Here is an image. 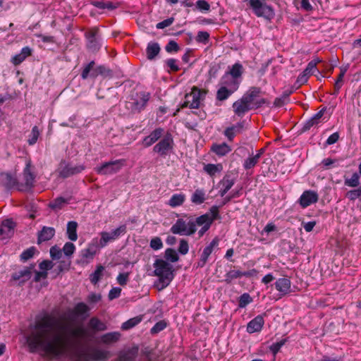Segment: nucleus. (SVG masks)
<instances>
[{
    "label": "nucleus",
    "mask_w": 361,
    "mask_h": 361,
    "mask_svg": "<svg viewBox=\"0 0 361 361\" xmlns=\"http://www.w3.org/2000/svg\"><path fill=\"white\" fill-rule=\"evenodd\" d=\"M153 266L154 274L159 277L157 286L159 290H162L167 287L173 279L172 265L164 259H158Z\"/></svg>",
    "instance_id": "f03ea898"
},
{
    "label": "nucleus",
    "mask_w": 361,
    "mask_h": 361,
    "mask_svg": "<svg viewBox=\"0 0 361 361\" xmlns=\"http://www.w3.org/2000/svg\"><path fill=\"white\" fill-rule=\"evenodd\" d=\"M205 200V192L203 190H196L191 197V201L196 204H200Z\"/></svg>",
    "instance_id": "4c0bfd02"
},
{
    "label": "nucleus",
    "mask_w": 361,
    "mask_h": 361,
    "mask_svg": "<svg viewBox=\"0 0 361 361\" xmlns=\"http://www.w3.org/2000/svg\"><path fill=\"white\" fill-rule=\"evenodd\" d=\"M39 135H40V133H39L38 127L35 126L32 128L30 135H28L27 140V143L30 145H35L37 142Z\"/></svg>",
    "instance_id": "a19ab883"
},
{
    "label": "nucleus",
    "mask_w": 361,
    "mask_h": 361,
    "mask_svg": "<svg viewBox=\"0 0 361 361\" xmlns=\"http://www.w3.org/2000/svg\"><path fill=\"white\" fill-rule=\"evenodd\" d=\"M288 94H283L281 97L275 99L274 104L275 106L280 107L288 102Z\"/></svg>",
    "instance_id": "bf43d9fd"
},
{
    "label": "nucleus",
    "mask_w": 361,
    "mask_h": 361,
    "mask_svg": "<svg viewBox=\"0 0 361 361\" xmlns=\"http://www.w3.org/2000/svg\"><path fill=\"white\" fill-rule=\"evenodd\" d=\"M325 110L322 109L315 114L312 118L307 120L303 125L302 130L304 131L310 130L312 126L318 124L320 119L323 116Z\"/></svg>",
    "instance_id": "a878e982"
},
{
    "label": "nucleus",
    "mask_w": 361,
    "mask_h": 361,
    "mask_svg": "<svg viewBox=\"0 0 361 361\" xmlns=\"http://www.w3.org/2000/svg\"><path fill=\"white\" fill-rule=\"evenodd\" d=\"M261 94L260 88L252 87L243 97L252 109H258L266 103V100L261 97Z\"/></svg>",
    "instance_id": "1a4fd4ad"
},
{
    "label": "nucleus",
    "mask_w": 361,
    "mask_h": 361,
    "mask_svg": "<svg viewBox=\"0 0 361 361\" xmlns=\"http://www.w3.org/2000/svg\"><path fill=\"white\" fill-rule=\"evenodd\" d=\"M286 342V339H282L280 341L273 343L270 346V350L273 353L274 355H276L280 350L281 348L285 344Z\"/></svg>",
    "instance_id": "e2e57ef3"
},
{
    "label": "nucleus",
    "mask_w": 361,
    "mask_h": 361,
    "mask_svg": "<svg viewBox=\"0 0 361 361\" xmlns=\"http://www.w3.org/2000/svg\"><path fill=\"white\" fill-rule=\"evenodd\" d=\"M139 99L127 103V107L131 109L133 111H140L142 110L150 98V94L147 92H142L138 94Z\"/></svg>",
    "instance_id": "2eb2a0df"
},
{
    "label": "nucleus",
    "mask_w": 361,
    "mask_h": 361,
    "mask_svg": "<svg viewBox=\"0 0 361 361\" xmlns=\"http://www.w3.org/2000/svg\"><path fill=\"white\" fill-rule=\"evenodd\" d=\"M209 34L205 31H200L196 37V41L197 42L207 44L209 42Z\"/></svg>",
    "instance_id": "5fc2aeb1"
},
{
    "label": "nucleus",
    "mask_w": 361,
    "mask_h": 361,
    "mask_svg": "<svg viewBox=\"0 0 361 361\" xmlns=\"http://www.w3.org/2000/svg\"><path fill=\"white\" fill-rule=\"evenodd\" d=\"M126 225L123 224L111 231H102L100 233V239L97 238V244L100 248H103L109 243L114 242L120 236L123 235L126 233Z\"/></svg>",
    "instance_id": "20e7f679"
},
{
    "label": "nucleus",
    "mask_w": 361,
    "mask_h": 361,
    "mask_svg": "<svg viewBox=\"0 0 361 361\" xmlns=\"http://www.w3.org/2000/svg\"><path fill=\"white\" fill-rule=\"evenodd\" d=\"M235 92V87L233 90H228L226 86H221L216 92V99L224 101L227 99Z\"/></svg>",
    "instance_id": "72a5a7b5"
},
{
    "label": "nucleus",
    "mask_w": 361,
    "mask_h": 361,
    "mask_svg": "<svg viewBox=\"0 0 361 361\" xmlns=\"http://www.w3.org/2000/svg\"><path fill=\"white\" fill-rule=\"evenodd\" d=\"M125 165V160L118 159L113 161L105 162L100 166L95 168L97 173L101 175H111L118 172Z\"/></svg>",
    "instance_id": "9d476101"
},
{
    "label": "nucleus",
    "mask_w": 361,
    "mask_h": 361,
    "mask_svg": "<svg viewBox=\"0 0 361 361\" xmlns=\"http://www.w3.org/2000/svg\"><path fill=\"white\" fill-rule=\"evenodd\" d=\"M173 141L171 135H167L154 145L153 151L161 157H165L173 149Z\"/></svg>",
    "instance_id": "f8f14e48"
},
{
    "label": "nucleus",
    "mask_w": 361,
    "mask_h": 361,
    "mask_svg": "<svg viewBox=\"0 0 361 361\" xmlns=\"http://www.w3.org/2000/svg\"><path fill=\"white\" fill-rule=\"evenodd\" d=\"M89 326L96 331H104L106 329V325L96 317H93L90 320Z\"/></svg>",
    "instance_id": "ea45409f"
},
{
    "label": "nucleus",
    "mask_w": 361,
    "mask_h": 361,
    "mask_svg": "<svg viewBox=\"0 0 361 361\" xmlns=\"http://www.w3.org/2000/svg\"><path fill=\"white\" fill-rule=\"evenodd\" d=\"M0 185L6 191L13 190L21 191L23 186L16 175L9 172H2L0 173Z\"/></svg>",
    "instance_id": "39448f33"
},
{
    "label": "nucleus",
    "mask_w": 361,
    "mask_h": 361,
    "mask_svg": "<svg viewBox=\"0 0 361 361\" xmlns=\"http://www.w3.org/2000/svg\"><path fill=\"white\" fill-rule=\"evenodd\" d=\"M242 277L241 271L239 270H231L225 275V281L231 283L233 280Z\"/></svg>",
    "instance_id": "37998d69"
},
{
    "label": "nucleus",
    "mask_w": 361,
    "mask_h": 361,
    "mask_svg": "<svg viewBox=\"0 0 361 361\" xmlns=\"http://www.w3.org/2000/svg\"><path fill=\"white\" fill-rule=\"evenodd\" d=\"M252 298L248 293H243L239 300V307H245L252 302Z\"/></svg>",
    "instance_id": "6e6d98bb"
},
{
    "label": "nucleus",
    "mask_w": 361,
    "mask_h": 361,
    "mask_svg": "<svg viewBox=\"0 0 361 361\" xmlns=\"http://www.w3.org/2000/svg\"><path fill=\"white\" fill-rule=\"evenodd\" d=\"M77 227L78 224L76 221H71L67 224L66 233L68 238L72 241H75L78 239Z\"/></svg>",
    "instance_id": "2f4dec72"
},
{
    "label": "nucleus",
    "mask_w": 361,
    "mask_h": 361,
    "mask_svg": "<svg viewBox=\"0 0 361 361\" xmlns=\"http://www.w3.org/2000/svg\"><path fill=\"white\" fill-rule=\"evenodd\" d=\"M165 257L166 260L171 262H176L178 260L179 257L176 250L172 248H167L165 251Z\"/></svg>",
    "instance_id": "49530a36"
},
{
    "label": "nucleus",
    "mask_w": 361,
    "mask_h": 361,
    "mask_svg": "<svg viewBox=\"0 0 361 361\" xmlns=\"http://www.w3.org/2000/svg\"><path fill=\"white\" fill-rule=\"evenodd\" d=\"M55 235V229L52 227L44 226L38 234V243L51 240Z\"/></svg>",
    "instance_id": "b1692460"
},
{
    "label": "nucleus",
    "mask_w": 361,
    "mask_h": 361,
    "mask_svg": "<svg viewBox=\"0 0 361 361\" xmlns=\"http://www.w3.org/2000/svg\"><path fill=\"white\" fill-rule=\"evenodd\" d=\"M264 324V318L262 315H258L252 319L247 326V331L250 334L259 332L262 330Z\"/></svg>",
    "instance_id": "aec40b11"
},
{
    "label": "nucleus",
    "mask_w": 361,
    "mask_h": 361,
    "mask_svg": "<svg viewBox=\"0 0 361 361\" xmlns=\"http://www.w3.org/2000/svg\"><path fill=\"white\" fill-rule=\"evenodd\" d=\"M239 80L233 78L229 75H224L221 80V86H226L228 90H233L235 87V92L238 89Z\"/></svg>",
    "instance_id": "393cba45"
},
{
    "label": "nucleus",
    "mask_w": 361,
    "mask_h": 361,
    "mask_svg": "<svg viewBox=\"0 0 361 361\" xmlns=\"http://www.w3.org/2000/svg\"><path fill=\"white\" fill-rule=\"evenodd\" d=\"M275 287L280 295L283 296L290 293L291 282L288 278H279L275 282Z\"/></svg>",
    "instance_id": "6ab92c4d"
},
{
    "label": "nucleus",
    "mask_w": 361,
    "mask_h": 361,
    "mask_svg": "<svg viewBox=\"0 0 361 361\" xmlns=\"http://www.w3.org/2000/svg\"><path fill=\"white\" fill-rule=\"evenodd\" d=\"M120 337L121 334L118 331L107 333L101 336V342L106 345L112 344L117 342Z\"/></svg>",
    "instance_id": "c85d7f7f"
},
{
    "label": "nucleus",
    "mask_w": 361,
    "mask_h": 361,
    "mask_svg": "<svg viewBox=\"0 0 361 361\" xmlns=\"http://www.w3.org/2000/svg\"><path fill=\"white\" fill-rule=\"evenodd\" d=\"M185 201V195L183 193L173 194L169 200L167 204L175 208L182 205Z\"/></svg>",
    "instance_id": "c756f323"
},
{
    "label": "nucleus",
    "mask_w": 361,
    "mask_h": 361,
    "mask_svg": "<svg viewBox=\"0 0 361 361\" xmlns=\"http://www.w3.org/2000/svg\"><path fill=\"white\" fill-rule=\"evenodd\" d=\"M167 326V323L164 320H161L157 322L154 326L150 329V333L153 335L163 331Z\"/></svg>",
    "instance_id": "de8ad7c7"
},
{
    "label": "nucleus",
    "mask_w": 361,
    "mask_h": 361,
    "mask_svg": "<svg viewBox=\"0 0 361 361\" xmlns=\"http://www.w3.org/2000/svg\"><path fill=\"white\" fill-rule=\"evenodd\" d=\"M137 354L138 348L137 347L132 348L121 352L115 361H134Z\"/></svg>",
    "instance_id": "4be33fe9"
},
{
    "label": "nucleus",
    "mask_w": 361,
    "mask_h": 361,
    "mask_svg": "<svg viewBox=\"0 0 361 361\" xmlns=\"http://www.w3.org/2000/svg\"><path fill=\"white\" fill-rule=\"evenodd\" d=\"M62 250L57 245L52 246L50 248V256L52 259H59L62 257Z\"/></svg>",
    "instance_id": "8fccbe9b"
},
{
    "label": "nucleus",
    "mask_w": 361,
    "mask_h": 361,
    "mask_svg": "<svg viewBox=\"0 0 361 361\" xmlns=\"http://www.w3.org/2000/svg\"><path fill=\"white\" fill-rule=\"evenodd\" d=\"M85 169L83 165H72L63 162L60 165L59 175L63 178H68L71 176L78 174Z\"/></svg>",
    "instance_id": "4468645a"
},
{
    "label": "nucleus",
    "mask_w": 361,
    "mask_h": 361,
    "mask_svg": "<svg viewBox=\"0 0 361 361\" xmlns=\"http://www.w3.org/2000/svg\"><path fill=\"white\" fill-rule=\"evenodd\" d=\"M103 271L104 267L100 265L98 266L94 272L90 275V281L93 284L97 283V282L100 280Z\"/></svg>",
    "instance_id": "a18cd8bd"
},
{
    "label": "nucleus",
    "mask_w": 361,
    "mask_h": 361,
    "mask_svg": "<svg viewBox=\"0 0 361 361\" xmlns=\"http://www.w3.org/2000/svg\"><path fill=\"white\" fill-rule=\"evenodd\" d=\"M16 223L12 219H6L0 222V245L6 243L16 231Z\"/></svg>",
    "instance_id": "6e6552de"
},
{
    "label": "nucleus",
    "mask_w": 361,
    "mask_h": 361,
    "mask_svg": "<svg viewBox=\"0 0 361 361\" xmlns=\"http://www.w3.org/2000/svg\"><path fill=\"white\" fill-rule=\"evenodd\" d=\"M197 8L202 11H208L210 6L205 0H198L196 3Z\"/></svg>",
    "instance_id": "69168bd1"
},
{
    "label": "nucleus",
    "mask_w": 361,
    "mask_h": 361,
    "mask_svg": "<svg viewBox=\"0 0 361 361\" xmlns=\"http://www.w3.org/2000/svg\"><path fill=\"white\" fill-rule=\"evenodd\" d=\"M222 170L223 166L221 164H208L204 166V171L211 176H214L216 173L221 172Z\"/></svg>",
    "instance_id": "c9c22d12"
},
{
    "label": "nucleus",
    "mask_w": 361,
    "mask_h": 361,
    "mask_svg": "<svg viewBox=\"0 0 361 361\" xmlns=\"http://www.w3.org/2000/svg\"><path fill=\"white\" fill-rule=\"evenodd\" d=\"M188 250H189V246H188V241L184 239L180 240V245L178 247V252L181 255H184L188 252Z\"/></svg>",
    "instance_id": "0e129e2a"
},
{
    "label": "nucleus",
    "mask_w": 361,
    "mask_h": 361,
    "mask_svg": "<svg viewBox=\"0 0 361 361\" xmlns=\"http://www.w3.org/2000/svg\"><path fill=\"white\" fill-rule=\"evenodd\" d=\"M321 60L319 59H315L310 61L306 67V68L303 71V73L307 74V75H311L315 70H317V64L320 62Z\"/></svg>",
    "instance_id": "c03bdc74"
},
{
    "label": "nucleus",
    "mask_w": 361,
    "mask_h": 361,
    "mask_svg": "<svg viewBox=\"0 0 361 361\" xmlns=\"http://www.w3.org/2000/svg\"><path fill=\"white\" fill-rule=\"evenodd\" d=\"M319 195L317 192L314 190H305L301 195L299 202L302 208H306L312 204L316 203L318 201Z\"/></svg>",
    "instance_id": "dca6fc26"
},
{
    "label": "nucleus",
    "mask_w": 361,
    "mask_h": 361,
    "mask_svg": "<svg viewBox=\"0 0 361 361\" xmlns=\"http://www.w3.org/2000/svg\"><path fill=\"white\" fill-rule=\"evenodd\" d=\"M39 269L41 271H45L47 272L48 270L51 269L54 264L50 260H44L39 264Z\"/></svg>",
    "instance_id": "774afa93"
},
{
    "label": "nucleus",
    "mask_w": 361,
    "mask_h": 361,
    "mask_svg": "<svg viewBox=\"0 0 361 361\" xmlns=\"http://www.w3.org/2000/svg\"><path fill=\"white\" fill-rule=\"evenodd\" d=\"M212 224V219L207 215H202L196 218V227L197 226H202L201 229L198 231L200 237H202L204 233L209 228Z\"/></svg>",
    "instance_id": "5701e85b"
},
{
    "label": "nucleus",
    "mask_w": 361,
    "mask_h": 361,
    "mask_svg": "<svg viewBox=\"0 0 361 361\" xmlns=\"http://www.w3.org/2000/svg\"><path fill=\"white\" fill-rule=\"evenodd\" d=\"M360 174L358 173H354L351 178H345L344 184L346 186L351 188H356L360 185Z\"/></svg>",
    "instance_id": "58836bf2"
},
{
    "label": "nucleus",
    "mask_w": 361,
    "mask_h": 361,
    "mask_svg": "<svg viewBox=\"0 0 361 361\" xmlns=\"http://www.w3.org/2000/svg\"><path fill=\"white\" fill-rule=\"evenodd\" d=\"M150 247L154 250H158L162 248L163 243L159 237L153 238L150 241Z\"/></svg>",
    "instance_id": "4d7b16f0"
},
{
    "label": "nucleus",
    "mask_w": 361,
    "mask_h": 361,
    "mask_svg": "<svg viewBox=\"0 0 361 361\" xmlns=\"http://www.w3.org/2000/svg\"><path fill=\"white\" fill-rule=\"evenodd\" d=\"M36 327L37 335L31 344L49 356L68 357L73 361H106L110 357L109 351L99 348H93L90 353L78 350L75 338L86 336V329L82 326L70 329L52 318L45 317Z\"/></svg>",
    "instance_id": "f257e3e1"
},
{
    "label": "nucleus",
    "mask_w": 361,
    "mask_h": 361,
    "mask_svg": "<svg viewBox=\"0 0 361 361\" xmlns=\"http://www.w3.org/2000/svg\"><path fill=\"white\" fill-rule=\"evenodd\" d=\"M160 51V47L157 42H149L146 49L147 57L149 60H152Z\"/></svg>",
    "instance_id": "7c9ffc66"
},
{
    "label": "nucleus",
    "mask_w": 361,
    "mask_h": 361,
    "mask_svg": "<svg viewBox=\"0 0 361 361\" xmlns=\"http://www.w3.org/2000/svg\"><path fill=\"white\" fill-rule=\"evenodd\" d=\"M87 49L92 51L95 52L98 51L100 48V44L96 38L95 33L93 32H89L87 34Z\"/></svg>",
    "instance_id": "bb28decb"
},
{
    "label": "nucleus",
    "mask_w": 361,
    "mask_h": 361,
    "mask_svg": "<svg viewBox=\"0 0 361 361\" xmlns=\"http://www.w3.org/2000/svg\"><path fill=\"white\" fill-rule=\"evenodd\" d=\"M204 215H207L209 219H211L212 223L214 219L219 218V207L217 206H212L209 209V212L204 214Z\"/></svg>",
    "instance_id": "680f3d73"
},
{
    "label": "nucleus",
    "mask_w": 361,
    "mask_h": 361,
    "mask_svg": "<svg viewBox=\"0 0 361 361\" xmlns=\"http://www.w3.org/2000/svg\"><path fill=\"white\" fill-rule=\"evenodd\" d=\"M234 113L238 116H243L248 111L253 109L252 106L242 97L233 104Z\"/></svg>",
    "instance_id": "a211bd4d"
},
{
    "label": "nucleus",
    "mask_w": 361,
    "mask_h": 361,
    "mask_svg": "<svg viewBox=\"0 0 361 361\" xmlns=\"http://www.w3.org/2000/svg\"><path fill=\"white\" fill-rule=\"evenodd\" d=\"M212 150L219 156H224L231 151V148L226 143L213 145Z\"/></svg>",
    "instance_id": "473e14b6"
},
{
    "label": "nucleus",
    "mask_w": 361,
    "mask_h": 361,
    "mask_svg": "<svg viewBox=\"0 0 361 361\" xmlns=\"http://www.w3.org/2000/svg\"><path fill=\"white\" fill-rule=\"evenodd\" d=\"M164 130L161 128H156L148 136H146L142 140V145L148 147L155 143L162 135Z\"/></svg>",
    "instance_id": "412c9836"
},
{
    "label": "nucleus",
    "mask_w": 361,
    "mask_h": 361,
    "mask_svg": "<svg viewBox=\"0 0 361 361\" xmlns=\"http://www.w3.org/2000/svg\"><path fill=\"white\" fill-rule=\"evenodd\" d=\"M258 156L251 155L248 157L243 163V166L245 169H250L253 168L259 161Z\"/></svg>",
    "instance_id": "79ce46f5"
},
{
    "label": "nucleus",
    "mask_w": 361,
    "mask_h": 361,
    "mask_svg": "<svg viewBox=\"0 0 361 361\" xmlns=\"http://www.w3.org/2000/svg\"><path fill=\"white\" fill-rule=\"evenodd\" d=\"M121 289L118 287L113 288L109 293V299L112 300L118 298L121 295Z\"/></svg>",
    "instance_id": "338daca9"
},
{
    "label": "nucleus",
    "mask_w": 361,
    "mask_h": 361,
    "mask_svg": "<svg viewBox=\"0 0 361 361\" xmlns=\"http://www.w3.org/2000/svg\"><path fill=\"white\" fill-rule=\"evenodd\" d=\"M67 202V200L64 199L63 197H59L55 199L53 202H51L49 204V207L54 209H59L63 207V205H64Z\"/></svg>",
    "instance_id": "09e8293b"
},
{
    "label": "nucleus",
    "mask_w": 361,
    "mask_h": 361,
    "mask_svg": "<svg viewBox=\"0 0 361 361\" xmlns=\"http://www.w3.org/2000/svg\"><path fill=\"white\" fill-rule=\"evenodd\" d=\"M361 197V188L351 190L346 193V197L351 201H355L357 198Z\"/></svg>",
    "instance_id": "3c124183"
},
{
    "label": "nucleus",
    "mask_w": 361,
    "mask_h": 361,
    "mask_svg": "<svg viewBox=\"0 0 361 361\" xmlns=\"http://www.w3.org/2000/svg\"><path fill=\"white\" fill-rule=\"evenodd\" d=\"M219 245V240L217 238H214L212 242L206 246L200 256V260L196 264V267H203L207 262L209 257L212 255L215 250L217 249Z\"/></svg>",
    "instance_id": "ddd939ff"
},
{
    "label": "nucleus",
    "mask_w": 361,
    "mask_h": 361,
    "mask_svg": "<svg viewBox=\"0 0 361 361\" xmlns=\"http://www.w3.org/2000/svg\"><path fill=\"white\" fill-rule=\"evenodd\" d=\"M197 231L196 219H178L171 226V232L180 235H191Z\"/></svg>",
    "instance_id": "7ed1b4c3"
},
{
    "label": "nucleus",
    "mask_w": 361,
    "mask_h": 361,
    "mask_svg": "<svg viewBox=\"0 0 361 361\" xmlns=\"http://www.w3.org/2000/svg\"><path fill=\"white\" fill-rule=\"evenodd\" d=\"M243 128V123H238L236 125L227 128L224 131V135L230 141H232L235 135L240 133Z\"/></svg>",
    "instance_id": "cd10ccee"
},
{
    "label": "nucleus",
    "mask_w": 361,
    "mask_h": 361,
    "mask_svg": "<svg viewBox=\"0 0 361 361\" xmlns=\"http://www.w3.org/2000/svg\"><path fill=\"white\" fill-rule=\"evenodd\" d=\"M235 183V180L231 178L230 176H226L221 181V184L226 190H229Z\"/></svg>",
    "instance_id": "864d4df0"
},
{
    "label": "nucleus",
    "mask_w": 361,
    "mask_h": 361,
    "mask_svg": "<svg viewBox=\"0 0 361 361\" xmlns=\"http://www.w3.org/2000/svg\"><path fill=\"white\" fill-rule=\"evenodd\" d=\"M36 177L35 166L31 164L30 160L26 161L24 169V192L30 191L34 186Z\"/></svg>",
    "instance_id": "9b49d317"
},
{
    "label": "nucleus",
    "mask_w": 361,
    "mask_h": 361,
    "mask_svg": "<svg viewBox=\"0 0 361 361\" xmlns=\"http://www.w3.org/2000/svg\"><path fill=\"white\" fill-rule=\"evenodd\" d=\"M75 247L73 243L68 242L65 243L63 247V252L67 257H71L75 252Z\"/></svg>",
    "instance_id": "603ef678"
},
{
    "label": "nucleus",
    "mask_w": 361,
    "mask_h": 361,
    "mask_svg": "<svg viewBox=\"0 0 361 361\" xmlns=\"http://www.w3.org/2000/svg\"><path fill=\"white\" fill-rule=\"evenodd\" d=\"M249 4L258 17H264L267 19H271L274 17V10L264 0H250Z\"/></svg>",
    "instance_id": "423d86ee"
},
{
    "label": "nucleus",
    "mask_w": 361,
    "mask_h": 361,
    "mask_svg": "<svg viewBox=\"0 0 361 361\" xmlns=\"http://www.w3.org/2000/svg\"><path fill=\"white\" fill-rule=\"evenodd\" d=\"M88 310H89V308L87 306V305H85L83 302H80V303L77 304L74 309L75 314H79V315H82V314L86 313L88 311Z\"/></svg>",
    "instance_id": "13d9d810"
},
{
    "label": "nucleus",
    "mask_w": 361,
    "mask_h": 361,
    "mask_svg": "<svg viewBox=\"0 0 361 361\" xmlns=\"http://www.w3.org/2000/svg\"><path fill=\"white\" fill-rule=\"evenodd\" d=\"M97 238H94L88 245L87 248H85L81 250L80 256L83 261L88 262L93 259L94 256L97 252V249L100 248L99 245L97 244Z\"/></svg>",
    "instance_id": "f3484780"
},
{
    "label": "nucleus",
    "mask_w": 361,
    "mask_h": 361,
    "mask_svg": "<svg viewBox=\"0 0 361 361\" xmlns=\"http://www.w3.org/2000/svg\"><path fill=\"white\" fill-rule=\"evenodd\" d=\"M205 92L201 91L196 87H193L192 91L185 94V102L182 107L189 106L190 109H197L200 106L201 101H202L205 96Z\"/></svg>",
    "instance_id": "0eeeda50"
},
{
    "label": "nucleus",
    "mask_w": 361,
    "mask_h": 361,
    "mask_svg": "<svg viewBox=\"0 0 361 361\" xmlns=\"http://www.w3.org/2000/svg\"><path fill=\"white\" fill-rule=\"evenodd\" d=\"M243 69V66L239 63H236L231 67L230 71L226 75H229L233 78L238 80V78L242 75Z\"/></svg>",
    "instance_id": "e433bc0d"
},
{
    "label": "nucleus",
    "mask_w": 361,
    "mask_h": 361,
    "mask_svg": "<svg viewBox=\"0 0 361 361\" xmlns=\"http://www.w3.org/2000/svg\"><path fill=\"white\" fill-rule=\"evenodd\" d=\"M23 277V270L19 271L18 273L13 274L11 279V283L12 285L17 284L20 286L23 281L20 279Z\"/></svg>",
    "instance_id": "052dcab7"
},
{
    "label": "nucleus",
    "mask_w": 361,
    "mask_h": 361,
    "mask_svg": "<svg viewBox=\"0 0 361 361\" xmlns=\"http://www.w3.org/2000/svg\"><path fill=\"white\" fill-rule=\"evenodd\" d=\"M142 316L141 315L130 318L122 324L121 329L125 331L129 330L137 326L138 324H140L142 322Z\"/></svg>",
    "instance_id": "f704fd0d"
}]
</instances>
